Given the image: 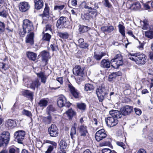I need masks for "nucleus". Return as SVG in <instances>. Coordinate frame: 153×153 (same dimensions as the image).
I'll list each match as a JSON object with an SVG mask.
<instances>
[{
	"instance_id": "nucleus-1",
	"label": "nucleus",
	"mask_w": 153,
	"mask_h": 153,
	"mask_svg": "<svg viewBox=\"0 0 153 153\" xmlns=\"http://www.w3.org/2000/svg\"><path fill=\"white\" fill-rule=\"evenodd\" d=\"M23 29L19 31V34L21 36L23 37L26 33L33 32L34 27L33 23L29 20L25 19L23 21Z\"/></svg>"
},
{
	"instance_id": "nucleus-2",
	"label": "nucleus",
	"mask_w": 153,
	"mask_h": 153,
	"mask_svg": "<svg viewBox=\"0 0 153 153\" xmlns=\"http://www.w3.org/2000/svg\"><path fill=\"white\" fill-rule=\"evenodd\" d=\"M146 55L142 53H138L134 55L128 56V58L132 61H134L138 65L144 64L146 62Z\"/></svg>"
},
{
	"instance_id": "nucleus-3",
	"label": "nucleus",
	"mask_w": 153,
	"mask_h": 153,
	"mask_svg": "<svg viewBox=\"0 0 153 153\" xmlns=\"http://www.w3.org/2000/svg\"><path fill=\"white\" fill-rule=\"evenodd\" d=\"M108 90L104 87H99L96 90V93L100 102H102L108 94Z\"/></svg>"
},
{
	"instance_id": "nucleus-4",
	"label": "nucleus",
	"mask_w": 153,
	"mask_h": 153,
	"mask_svg": "<svg viewBox=\"0 0 153 153\" xmlns=\"http://www.w3.org/2000/svg\"><path fill=\"white\" fill-rule=\"evenodd\" d=\"M57 103L58 106L60 107L64 106L69 108L71 105L69 101H67L66 98L63 95H61L59 97Z\"/></svg>"
},
{
	"instance_id": "nucleus-5",
	"label": "nucleus",
	"mask_w": 153,
	"mask_h": 153,
	"mask_svg": "<svg viewBox=\"0 0 153 153\" xmlns=\"http://www.w3.org/2000/svg\"><path fill=\"white\" fill-rule=\"evenodd\" d=\"M123 63L122 57L120 54H118L116 55L114 58L111 60V65L114 68H115L116 67L113 65H116L117 68L119 66L122 65Z\"/></svg>"
},
{
	"instance_id": "nucleus-6",
	"label": "nucleus",
	"mask_w": 153,
	"mask_h": 153,
	"mask_svg": "<svg viewBox=\"0 0 153 153\" xmlns=\"http://www.w3.org/2000/svg\"><path fill=\"white\" fill-rule=\"evenodd\" d=\"M25 135V131L20 130L15 132L14 136L18 143H21L22 141L24 139Z\"/></svg>"
},
{
	"instance_id": "nucleus-7",
	"label": "nucleus",
	"mask_w": 153,
	"mask_h": 153,
	"mask_svg": "<svg viewBox=\"0 0 153 153\" xmlns=\"http://www.w3.org/2000/svg\"><path fill=\"white\" fill-rule=\"evenodd\" d=\"M27 87L35 90L36 88H38L41 85V83L38 79L32 81L27 82Z\"/></svg>"
},
{
	"instance_id": "nucleus-8",
	"label": "nucleus",
	"mask_w": 153,
	"mask_h": 153,
	"mask_svg": "<svg viewBox=\"0 0 153 153\" xmlns=\"http://www.w3.org/2000/svg\"><path fill=\"white\" fill-rule=\"evenodd\" d=\"M48 132L51 136L56 137L58 135V128L54 124H52L48 128Z\"/></svg>"
},
{
	"instance_id": "nucleus-9",
	"label": "nucleus",
	"mask_w": 153,
	"mask_h": 153,
	"mask_svg": "<svg viewBox=\"0 0 153 153\" xmlns=\"http://www.w3.org/2000/svg\"><path fill=\"white\" fill-rule=\"evenodd\" d=\"M107 126L111 127L116 126L118 123V120L117 118L111 116L108 117L106 121Z\"/></svg>"
},
{
	"instance_id": "nucleus-10",
	"label": "nucleus",
	"mask_w": 153,
	"mask_h": 153,
	"mask_svg": "<svg viewBox=\"0 0 153 153\" xmlns=\"http://www.w3.org/2000/svg\"><path fill=\"white\" fill-rule=\"evenodd\" d=\"M104 131V129H101L96 132L95 138L97 141L99 142L106 137V134Z\"/></svg>"
},
{
	"instance_id": "nucleus-11",
	"label": "nucleus",
	"mask_w": 153,
	"mask_h": 153,
	"mask_svg": "<svg viewBox=\"0 0 153 153\" xmlns=\"http://www.w3.org/2000/svg\"><path fill=\"white\" fill-rule=\"evenodd\" d=\"M133 109L132 107L127 105L122 108L120 109V111L122 115H126L131 114L132 111Z\"/></svg>"
},
{
	"instance_id": "nucleus-12",
	"label": "nucleus",
	"mask_w": 153,
	"mask_h": 153,
	"mask_svg": "<svg viewBox=\"0 0 153 153\" xmlns=\"http://www.w3.org/2000/svg\"><path fill=\"white\" fill-rule=\"evenodd\" d=\"M69 90L72 95L75 98H78L79 97V93L77 90L71 84L68 85Z\"/></svg>"
},
{
	"instance_id": "nucleus-13",
	"label": "nucleus",
	"mask_w": 153,
	"mask_h": 153,
	"mask_svg": "<svg viewBox=\"0 0 153 153\" xmlns=\"http://www.w3.org/2000/svg\"><path fill=\"white\" fill-rule=\"evenodd\" d=\"M19 10L21 12H25L29 9L30 6L28 3L26 2H22L19 4Z\"/></svg>"
},
{
	"instance_id": "nucleus-14",
	"label": "nucleus",
	"mask_w": 153,
	"mask_h": 153,
	"mask_svg": "<svg viewBox=\"0 0 153 153\" xmlns=\"http://www.w3.org/2000/svg\"><path fill=\"white\" fill-rule=\"evenodd\" d=\"M84 69L83 68H81L79 65H76L73 69V73L75 75L82 76L83 74Z\"/></svg>"
},
{
	"instance_id": "nucleus-15",
	"label": "nucleus",
	"mask_w": 153,
	"mask_h": 153,
	"mask_svg": "<svg viewBox=\"0 0 153 153\" xmlns=\"http://www.w3.org/2000/svg\"><path fill=\"white\" fill-rule=\"evenodd\" d=\"M109 113L111 117L115 118L117 120L118 119L120 118L122 116L121 111L117 110H112L109 111Z\"/></svg>"
},
{
	"instance_id": "nucleus-16",
	"label": "nucleus",
	"mask_w": 153,
	"mask_h": 153,
	"mask_svg": "<svg viewBox=\"0 0 153 153\" xmlns=\"http://www.w3.org/2000/svg\"><path fill=\"white\" fill-rule=\"evenodd\" d=\"M29 33L26 37L25 42L26 43H28L31 45H32L34 44V33L33 32H30Z\"/></svg>"
},
{
	"instance_id": "nucleus-17",
	"label": "nucleus",
	"mask_w": 153,
	"mask_h": 153,
	"mask_svg": "<svg viewBox=\"0 0 153 153\" xmlns=\"http://www.w3.org/2000/svg\"><path fill=\"white\" fill-rule=\"evenodd\" d=\"M78 130L79 132L80 135L82 136L85 137L88 133L87 127L85 126H80L78 128Z\"/></svg>"
},
{
	"instance_id": "nucleus-18",
	"label": "nucleus",
	"mask_w": 153,
	"mask_h": 153,
	"mask_svg": "<svg viewBox=\"0 0 153 153\" xmlns=\"http://www.w3.org/2000/svg\"><path fill=\"white\" fill-rule=\"evenodd\" d=\"M67 19L66 17L61 16L57 20L56 27L58 28H61L62 26H65L66 23Z\"/></svg>"
},
{
	"instance_id": "nucleus-19",
	"label": "nucleus",
	"mask_w": 153,
	"mask_h": 153,
	"mask_svg": "<svg viewBox=\"0 0 153 153\" xmlns=\"http://www.w3.org/2000/svg\"><path fill=\"white\" fill-rule=\"evenodd\" d=\"M1 137L5 142L6 144H8L10 139V134L8 131H4L1 135Z\"/></svg>"
},
{
	"instance_id": "nucleus-20",
	"label": "nucleus",
	"mask_w": 153,
	"mask_h": 153,
	"mask_svg": "<svg viewBox=\"0 0 153 153\" xmlns=\"http://www.w3.org/2000/svg\"><path fill=\"white\" fill-rule=\"evenodd\" d=\"M34 3L35 8L37 10L42 9L44 5V2L42 0H34Z\"/></svg>"
},
{
	"instance_id": "nucleus-21",
	"label": "nucleus",
	"mask_w": 153,
	"mask_h": 153,
	"mask_svg": "<svg viewBox=\"0 0 153 153\" xmlns=\"http://www.w3.org/2000/svg\"><path fill=\"white\" fill-rule=\"evenodd\" d=\"M16 122L11 119L7 120L5 123V126L8 128H12L16 126Z\"/></svg>"
},
{
	"instance_id": "nucleus-22",
	"label": "nucleus",
	"mask_w": 153,
	"mask_h": 153,
	"mask_svg": "<svg viewBox=\"0 0 153 153\" xmlns=\"http://www.w3.org/2000/svg\"><path fill=\"white\" fill-rule=\"evenodd\" d=\"M37 75L41 79V81L42 83H45L48 76H46L44 72H41L37 74Z\"/></svg>"
},
{
	"instance_id": "nucleus-23",
	"label": "nucleus",
	"mask_w": 153,
	"mask_h": 153,
	"mask_svg": "<svg viewBox=\"0 0 153 153\" xmlns=\"http://www.w3.org/2000/svg\"><path fill=\"white\" fill-rule=\"evenodd\" d=\"M101 30L104 32L111 33L114 30V27L112 25L103 26L101 28Z\"/></svg>"
},
{
	"instance_id": "nucleus-24",
	"label": "nucleus",
	"mask_w": 153,
	"mask_h": 153,
	"mask_svg": "<svg viewBox=\"0 0 153 153\" xmlns=\"http://www.w3.org/2000/svg\"><path fill=\"white\" fill-rule=\"evenodd\" d=\"M100 66L103 68H108L110 67V61L109 59H102L100 62Z\"/></svg>"
},
{
	"instance_id": "nucleus-25",
	"label": "nucleus",
	"mask_w": 153,
	"mask_h": 153,
	"mask_svg": "<svg viewBox=\"0 0 153 153\" xmlns=\"http://www.w3.org/2000/svg\"><path fill=\"white\" fill-rule=\"evenodd\" d=\"M41 55L42 57V60L43 61L47 62L49 58V53L45 51H43L41 53Z\"/></svg>"
},
{
	"instance_id": "nucleus-26",
	"label": "nucleus",
	"mask_w": 153,
	"mask_h": 153,
	"mask_svg": "<svg viewBox=\"0 0 153 153\" xmlns=\"http://www.w3.org/2000/svg\"><path fill=\"white\" fill-rule=\"evenodd\" d=\"M27 55L28 58L30 60L34 61L36 58L37 54L33 52H28Z\"/></svg>"
},
{
	"instance_id": "nucleus-27",
	"label": "nucleus",
	"mask_w": 153,
	"mask_h": 153,
	"mask_svg": "<svg viewBox=\"0 0 153 153\" xmlns=\"http://www.w3.org/2000/svg\"><path fill=\"white\" fill-rule=\"evenodd\" d=\"M106 55V53L103 52H102L99 53H94V57L95 59L99 61L100 60L102 57Z\"/></svg>"
},
{
	"instance_id": "nucleus-28",
	"label": "nucleus",
	"mask_w": 153,
	"mask_h": 153,
	"mask_svg": "<svg viewBox=\"0 0 153 153\" xmlns=\"http://www.w3.org/2000/svg\"><path fill=\"white\" fill-rule=\"evenodd\" d=\"M79 27V31L80 33L86 32L90 29L89 27L83 25H80Z\"/></svg>"
},
{
	"instance_id": "nucleus-29",
	"label": "nucleus",
	"mask_w": 153,
	"mask_h": 153,
	"mask_svg": "<svg viewBox=\"0 0 153 153\" xmlns=\"http://www.w3.org/2000/svg\"><path fill=\"white\" fill-rule=\"evenodd\" d=\"M131 7V9L137 10L140 9L141 5L138 2H135L132 4Z\"/></svg>"
},
{
	"instance_id": "nucleus-30",
	"label": "nucleus",
	"mask_w": 153,
	"mask_h": 153,
	"mask_svg": "<svg viewBox=\"0 0 153 153\" xmlns=\"http://www.w3.org/2000/svg\"><path fill=\"white\" fill-rule=\"evenodd\" d=\"M48 103V101L45 99L41 100L38 103V105L40 107H45Z\"/></svg>"
},
{
	"instance_id": "nucleus-31",
	"label": "nucleus",
	"mask_w": 153,
	"mask_h": 153,
	"mask_svg": "<svg viewBox=\"0 0 153 153\" xmlns=\"http://www.w3.org/2000/svg\"><path fill=\"white\" fill-rule=\"evenodd\" d=\"M59 145L60 149H64L66 148L67 144L65 142V140L63 139L61 140Z\"/></svg>"
},
{
	"instance_id": "nucleus-32",
	"label": "nucleus",
	"mask_w": 153,
	"mask_h": 153,
	"mask_svg": "<svg viewBox=\"0 0 153 153\" xmlns=\"http://www.w3.org/2000/svg\"><path fill=\"white\" fill-rule=\"evenodd\" d=\"M85 90L86 91L93 90L94 89V87L92 84L89 83L86 84L85 86Z\"/></svg>"
},
{
	"instance_id": "nucleus-33",
	"label": "nucleus",
	"mask_w": 153,
	"mask_h": 153,
	"mask_svg": "<svg viewBox=\"0 0 153 153\" xmlns=\"http://www.w3.org/2000/svg\"><path fill=\"white\" fill-rule=\"evenodd\" d=\"M66 114L69 118L70 119L75 115V113L72 109H70L66 111Z\"/></svg>"
},
{
	"instance_id": "nucleus-34",
	"label": "nucleus",
	"mask_w": 153,
	"mask_h": 153,
	"mask_svg": "<svg viewBox=\"0 0 153 153\" xmlns=\"http://www.w3.org/2000/svg\"><path fill=\"white\" fill-rule=\"evenodd\" d=\"M49 14V7L48 5L45 4V8L43 12L42 15L43 16L46 17H48Z\"/></svg>"
},
{
	"instance_id": "nucleus-35",
	"label": "nucleus",
	"mask_w": 153,
	"mask_h": 153,
	"mask_svg": "<svg viewBox=\"0 0 153 153\" xmlns=\"http://www.w3.org/2000/svg\"><path fill=\"white\" fill-rule=\"evenodd\" d=\"M43 121L47 124H49L51 122V117L50 116L47 117H43L42 118Z\"/></svg>"
},
{
	"instance_id": "nucleus-36",
	"label": "nucleus",
	"mask_w": 153,
	"mask_h": 153,
	"mask_svg": "<svg viewBox=\"0 0 153 153\" xmlns=\"http://www.w3.org/2000/svg\"><path fill=\"white\" fill-rule=\"evenodd\" d=\"M118 28L119 29V31L120 33H121V34L123 36H125V27L124 26L121 24H119L118 25Z\"/></svg>"
},
{
	"instance_id": "nucleus-37",
	"label": "nucleus",
	"mask_w": 153,
	"mask_h": 153,
	"mask_svg": "<svg viewBox=\"0 0 153 153\" xmlns=\"http://www.w3.org/2000/svg\"><path fill=\"white\" fill-rule=\"evenodd\" d=\"M23 94L24 95L28 96L30 97H32L33 93L29 90H25L23 91Z\"/></svg>"
},
{
	"instance_id": "nucleus-38",
	"label": "nucleus",
	"mask_w": 153,
	"mask_h": 153,
	"mask_svg": "<svg viewBox=\"0 0 153 153\" xmlns=\"http://www.w3.org/2000/svg\"><path fill=\"white\" fill-rule=\"evenodd\" d=\"M58 35L63 39H66L68 36V33L66 32H59L58 33Z\"/></svg>"
},
{
	"instance_id": "nucleus-39",
	"label": "nucleus",
	"mask_w": 153,
	"mask_h": 153,
	"mask_svg": "<svg viewBox=\"0 0 153 153\" xmlns=\"http://www.w3.org/2000/svg\"><path fill=\"white\" fill-rule=\"evenodd\" d=\"M22 113L23 114L27 116L31 119L32 118V115L30 111L25 109H24L22 111Z\"/></svg>"
},
{
	"instance_id": "nucleus-40",
	"label": "nucleus",
	"mask_w": 153,
	"mask_h": 153,
	"mask_svg": "<svg viewBox=\"0 0 153 153\" xmlns=\"http://www.w3.org/2000/svg\"><path fill=\"white\" fill-rule=\"evenodd\" d=\"M77 107L82 111H85L86 108V105L84 103H78L77 104Z\"/></svg>"
},
{
	"instance_id": "nucleus-41",
	"label": "nucleus",
	"mask_w": 153,
	"mask_h": 153,
	"mask_svg": "<svg viewBox=\"0 0 153 153\" xmlns=\"http://www.w3.org/2000/svg\"><path fill=\"white\" fill-rule=\"evenodd\" d=\"M145 36L148 38L152 39L153 38V31L149 30L145 33Z\"/></svg>"
},
{
	"instance_id": "nucleus-42",
	"label": "nucleus",
	"mask_w": 153,
	"mask_h": 153,
	"mask_svg": "<svg viewBox=\"0 0 153 153\" xmlns=\"http://www.w3.org/2000/svg\"><path fill=\"white\" fill-rule=\"evenodd\" d=\"M65 5L64 4H58L54 6V10L60 11L63 9Z\"/></svg>"
},
{
	"instance_id": "nucleus-43",
	"label": "nucleus",
	"mask_w": 153,
	"mask_h": 153,
	"mask_svg": "<svg viewBox=\"0 0 153 153\" xmlns=\"http://www.w3.org/2000/svg\"><path fill=\"white\" fill-rule=\"evenodd\" d=\"M121 75V73L120 71H118L112 73L111 75L110 76L111 78H115L117 76H120Z\"/></svg>"
},
{
	"instance_id": "nucleus-44",
	"label": "nucleus",
	"mask_w": 153,
	"mask_h": 153,
	"mask_svg": "<svg viewBox=\"0 0 153 153\" xmlns=\"http://www.w3.org/2000/svg\"><path fill=\"white\" fill-rule=\"evenodd\" d=\"M51 36L48 33L44 34L42 39L44 40L48 41L51 38Z\"/></svg>"
},
{
	"instance_id": "nucleus-45",
	"label": "nucleus",
	"mask_w": 153,
	"mask_h": 153,
	"mask_svg": "<svg viewBox=\"0 0 153 153\" xmlns=\"http://www.w3.org/2000/svg\"><path fill=\"white\" fill-rule=\"evenodd\" d=\"M104 2L103 4L106 7L109 8H111L112 7V5L110 4L108 0H104Z\"/></svg>"
},
{
	"instance_id": "nucleus-46",
	"label": "nucleus",
	"mask_w": 153,
	"mask_h": 153,
	"mask_svg": "<svg viewBox=\"0 0 153 153\" xmlns=\"http://www.w3.org/2000/svg\"><path fill=\"white\" fill-rule=\"evenodd\" d=\"M54 146L50 145L48 146V149L47 151L45 152V153H50L53 150Z\"/></svg>"
},
{
	"instance_id": "nucleus-47",
	"label": "nucleus",
	"mask_w": 153,
	"mask_h": 153,
	"mask_svg": "<svg viewBox=\"0 0 153 153\" xmlns=\"http://www.w3.org/2000/svg\"><path fill=\"white\" fill-rule=\"evenodd\" d=\"M76 128L75 127H73L71 129V136L72 138L74 135H75L76 134Z\"/></svg>"
},
{
	"instance_id": "nucleus-48",
	"label": "nucleus",
	"mask_w": 153,
	"mask_h": 153,
	"mask_svg": "<svg viewBox=\"0 0 153 153\" xmlns=\"http://www.w3.org/2000/svg\"><path fill=\"white\" fill-rule=\"evenodd\" d=\"M19 152L18 149H15L13 148L9 149V153H19Z\"/></svg>"
},
{
	"instance_id": "nucleus-49",
	"label": "nucleus",
	"mask_w": 153,
	"mask_h": 153,
	"mask_svg": "<svg viewBox=\"0 0 153 153\" xmlns=\"http://www.w3.org/2000/svg\"><path fill=\"white\" fill-rule=\"evenodd\" d=\"M5 30V25L2 22H0V33L4 31Z\"/></svg>"
},
{
	"instance_id": "nucleus-50",
	"label": "nucleus",
	"mask_w": 153,
	"mask_h": 153,
	"mask_svg": "<svg viewBox=\"0 0 153 153\" xmlns=\"http://www.w3.org/2000/svg\"><path fill=\"white\" fill-rule=\"evenodd\" d=\"M116 143L117 145L119 146H120L123 149H124L126 148V145L122 142H120L119 141H116Z\"/></svg>"
},
{
	"instance_id": "nucleus-51",
	"label": "nucleus",
	"mask_w": 153,
	"mask_h": 153,
	"mask_svg": "<svg viewBox=\"0 0 153 153\" xmlns=\"http://www.w3.org/2000/svg\"><path fill=\"white\" fill-rule=\"evenodd\" d=\"M102 153H114V151H111L109 149H103L102 150Z\"/></svg>"
},
{
	"instance_id": "nucleus-52",
	"label": "nucleus",
	"mask_w": 153,
	"mask_h": 153,
	"mask_svg": "<svg viewBox=\"0 0 153 153\" xmlns=\"http://www.w3.org/2000/svg\"><path fill=\"white\" fill-rule=\"evenodd\" d=\"M82 17L85 20H89L90 19V14L88 13L84 14V15L82 16Z\"/></svg>"
},
{
	"instance_id": "nucleus-53",
	"label": "nucleus",
	"mask_w": 153,
	"mask_h": 153,
	"mask_svg": "<svg viewBox=\"0 0 153 153\" xmlns=\"http://www.w3.org/2000/svg\"><path fill=\"white\" fill-rule=\"evenodd\" d=\"M79 46L82 48H86L88 46V45L86 43L84 42L80 45H79Z\"/></svg>"
},
{
	"instance_id": "nucleus-54",
	"label": "nucleus",
	"mask_w": 153,
	"mask_h": 153,
	"mask_svg": "<svg viewBox=\"0 0 153 153\" xmlns=\"http://www.w3.org/2000/svg\"><path fill=\"white\" fill-rule=\"evenodd\" d=\"M143 25L142 29L143 30L147 29L149 27V25L147 22V21L146 20H144L143 22Z\"/></svg>"
},
{
	"instance_id": "nucleus-55",
	"label": "nucleus",
	"mask_w": 153,
	"mask_h": 153,
	"mask_svg": "<svg viewBox=\"0 0 153 153\" xmlns=\"http://www.w3.org/2000/svg\"><path fill=\"white\" fill-rule=\"evenodd\" d=\"M84 7L85 9H87V10L89 12H91V10H93V8L92 6H88L87 4H85Z\"/></svg>"
},
{
	"instance_id": "nucleus-56",
	"label": "nucleus",
	"mask_w": 153,
	"mask_h": 153,
	"mask_svg": "<svg viewBox=\"0 0 153 153\" xmlns=\"http://www.w3.org/2000/svg\"><path fill=\"white\" fill-rule=\"evenodd\" d=\"M50 47L53 51H56L58 49L57 46L56 44H51Z\"/></svg>"
},
{
	"instance_id": "nucleus-57",
	"label": "nucleus",
	"mask_w": 153,
	"mask_h": 153,
	"mask_svg": "<svg viewBox=\"0 0 153 153\" xmlns=\"http://www.w3.org/2000/svg\"><path fill=\"white\" fill-rule=\"evenodd\" d=\"M47 110L49 112L53 111H54L55 109L52 105H49L47 108Z\"/></svg>"
},
{
	"instance_id": "nucleus-58",
	"label": "nucleus",
	"mask_w": 153,
	"mask_h": 153,
	"mask_svg": "<svg viewBox=\"0 0 153 153\" xmlns=\"http://www.w3.org/2000/svg\"><path fill=\"white\" fill-rule=\"evenodd\" d=\"M134 110L136 114L138 115L141 114L142 112L140 109L135 108H134Z\"/></svg>"
},
{
	"instance_id": "nucleus-59",
	"label": "nucleus",
	"mask_w": 153,
	"mask_h": 153,
	"mask_svg": "<svg viewBox=\"0 0 153 153\" xmlns=\"http://www.w3.org/2000/svg\"><path fill=\"white\" fill-rule=\"evenodd\" d=\"M89 13H91L92 15L95 17L97 14V10H91V12H89Z\"/></svg>"
},
{
	"instance_id": "nucleus-60",
	"label": "nucleus",
	"mask_w": 153,
	"mask_h": 153,
	"mask_svg": "<svg viewBox=\"0 0 153 153\" xmlns=\"http://www.w3.org/2000/svg\"><path fill=\"white\" fill-rule=\"evenodd\" d=\"M45 28V31L49 30L51 32V31L52 29L51 28V25H46Z\"/></svg>"
},
{
	"instance_id": "nucleus-61",
	"label": "nucleus",
	"mask_w": 153,
	"mask_h": 153,
	"mask_svg": "<svg viewBox=\"0 0 153 153\" xmlns=\"http://www.w3.org/2000/svg\"><path fill=\"white\" fill-rule=\"evenodd\" d=\"M4 144H5L6 145L7 144H6L5 142L0 136V147L2 146Z\"/></svg>"
},
{
	"instance_id": "nucleus-62",
	"label": "nucleus",
	"mask_w": 153,
	"mask_h": 153,
	"mask_svg": "<svg viewBox=\"0 0 153 153\" xmlns=\"http://www.w3.org/2000/svg\"><path fill=\"white\" fill-rule=\"evenodd\" d=\"M46 143H49L51 144V145H53L55 147H56V145L57 144L54 142L51 141L49 140H47L46 141Z\"/></svg>"
},
{
	"instance_id": "nucleus-63",
	"label": "nucleus",
	"mask_w": 153,
	"mask_h": 153,
	"mask_svg": "<svg viewBox=\"0 0 153 153\" xmlns=\"http://www.w3.org/2000/svg\"><path fill=\"white\" fill-rule=\"evenodd\" d=\"M7 13L5 11H3L0 12V16H2L4 17H6Z\"/></svg>"
},
{
	"instance_id": "nucleus-64",
	"label": "nucleus",
	"mask_w": 153,
	"mask_h": 153,
	"mask_svg": "<svg viewBox=\"0 0 153 153\" xmlns=\"http://www.w3.org/2000/svg\"><path fill=\"white\" fill-rule=\"evenodd\" d=\"M71 4L73 6H75L77 4V1L76 0H71Z\"/></svg>"
}]
</instances>
